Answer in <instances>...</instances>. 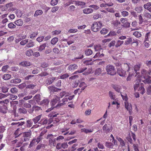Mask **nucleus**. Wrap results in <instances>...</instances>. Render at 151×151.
Returning a JSON list of instances; mask_svg holds the SVG:
<instances>
[{"label":"nucleus","mask_w":151,"mask_h":151,"mask_svg":"<svg viewBox=\"0 0 151 151\" xmlns=\"http://www.w3.org/2000/svg\"><path fill=\"white\" fill-rule=\"evenodd\" d=\"M142 76L145 79L143 81L145 83L148 84L151 83V68L147 70L143 69L142 71Z\"/></svg>","instance_id":"1"},{"label":"nucleus","mask_w":151,"mask_h":151,"mask_svg":"<svg viewBox=\"0 0 151 151\" xmlns=\"http://www.w3.org/2000/svg\"><path fill=\"white\" fill-rule=\"evenodd\" d=\"M106 70L107 74L111 76H114L116 73L114 67L111 65H107L106 67Z\"/></svg>","instance_id":"2"},{"label":"nucleus","mask_w":151,"mask_h":151,"mask_svg":"<svg viewBox=\"0 0 151 151\" xmlns=\"http://www.w3.org/2000/svg\"><path fill=\"white\" fill-rule=\"evenodd\" d=\"M95 51L97 52L95 55V58H101L103 57L104 55L102 53L103 50L101 48L100 45H99L95 46Z\"/></svg>","instance_id":"3"},{"label":"nucleus","mask_w":151,"mask_h":151,"mask_svg":"<svg viewBox=\"0 0 151 151\" xmlns=\"http://www.w3.org/2000/svg\"><path fill=\"white\" fill-rule=\"evenodd\" d=\"M31 134V131L30 130H29L27 132H22V135L24 138L22 139V141L26 142L29 141Z\"/></svg>","instance_id":"4"},{"label":"nucleus","mask_w":151,"mask_h":151,"mask_svg":"<svg viewBox=\"0 0 151 151\" xmlns=\"http://www.w3.org/2000/svg\"><path fill=\"white\" fill-rule=\"evenodd\" d=\"M113 127L112 125L110 122H106L103 127V130L105 133H109L112 131Z\"/></svg>","instance_id":"5"},{"label":"nucleus","mask_w":151,"mask_h":151,"mask_svg":"<svg viewBox=\"0 0 151 151\" xmlns=\"http://www.w3.org/2000/svg\"><path fill=\"white\" fill-rule=\"evenodd\" d=\"M47 139L49 140L50 144L51 146H55L56 145V139L54 138L53 135L52 134H49L47 135Z\"/></svg>","instance_id":"6"},{"label":"nucleus","mask_w":151,"mask_h":151,"mask_svg":"<svg viewBox=\"0 0 151 151\" xmlns=\"http://www.w3.org/2000/svg\"><path fill=\"white\" fill-rule=\"evenodd\" d=\"M118 65L117 68V73L121 76H124L126 74V70H124L123 69L121 68V64L119 63L117 64Z\"/></svg>","instance_id":"7"},{"label":"nucleus","mask_w":151,"mask_h":151,"mask_svg":"<svg viewBox=\"0 0 151 151\" xmlns=\"http://www.w3.org/2000/svg\"><path fill=\"white\" fill-rule=\"evenodd\" d=\"M52 122V119H51L48 120L47 119L45 118L41 119L38 123L43 125L46 124H51Z\"/></svg>","instance_id":"8"},{"label":"nucleus","mask_w":151,"mask_h":151,"mask_svg":"<svg viewBox=\"0 0 151 151\" xmlns=\"http://www.w3.org/2000/svg\"><path fill=\"white\" fill-rule=\"evenodd\" d=\"M41 140L40 138H34L31 142L29 146V148H31L33 146L37 144Z\"/></svg>","instance_id":"9"},{"label":"nucleus","mask_w":151,"mask_h":151,"mask_svg":"<svg viewBox=\"0 0 151 151\" xmlns=\"http://www.w3.org/2000/svg\"><path fill=\"white\" fill-rule=\"evenodd\" d=\"M13 139H14L18 138L21 135H22V132L20 131L19 129L18 128L12 134Z\"/></svg>","instance_id":"10"},{"label":"nucleus","mask_w":151,"mask_h":151,"mask_svg":"<svg viewBox=\"0 0 151 151\" xmlns=\"http://www.w3.org/2000/svg\"><path fill=\"white\" fill-rule=\"evenodd\" d=\"M60 100V97H58L57 95H54L53 99L50 102L52 106H54Z\"/></svg>","instance_id":"11"},{"label":"nucleus","mask_w":151,"mask_h":151,"mask_svg":"<svg viewBox=\"0 0 151 151\" xmlns=\"http://www.w3.org/2000/svg\"><path fill=\"white\" fill-rule=\"evenodd\" d=\"M124 105L125 108L129 111V114L131 115L132 111V106L131 104H129L128 102H124Z\"/></svg>","instance_id":"12"},{"label":"nucleus","mask_w":151,"mask_h":151,"mask_svg":"<svg viewBox=\"0 0 151 151\" xmlns=\"http://www.w3.org/2000/svg\"><path fill=\"white\" fill-rule=\"evenodd\" d=\"M61 101L62 103H61V101H60L59 103L58 104L56 107L60 106H63L66 104V103L68 101V99L66 96L62 99Z\"/></svg>","instance_id":"13"},{"label":"nucleus","mask_w":151,"mask_h":151,"mask_svg":"<svg viewBox=\"0 0 151 151\" xmlns=\"http://www.w3.org/2000/svg\"><path fill=\"white\" fill-rule=\"evenodd\" d=\"M48 88L50 91L51 92H58L60 91L61 90V89L57 88L55 87L54 86H50Z\"/></svg>","instance_id":"14"},{"label":"nucleus","mask_w":151,"mask_h":151,"mask_svg":"<svg viewBox=\"0 0 151 151\" xmlns=\"http://www.w3.org/2000/svg\"><path fill=\"white\" fill-rule=\"evenodd\" d=\"M58 78L56 77L50 78L46 80L45 82L47 85H50L52 84L55 80H57Z\"/></svg>","instance_id":"15"},{"label":"nucleus","mask_w":151,"mask_h":151,"mask_svg":"<svg viewBox=\"0 0 151 151\" xmlns=\"http://www.w3.org/2000/svg\"><path fill=\"white\" fill-rule=\"evenodd\" d=\"M19 64L23 67H27L30 65V62L29 61L25 60Z\"/></svg>","instance_id":"16"},{"label":"nucleus","mask_w":151,"mask_h":151,"mask_svg":"<svg viewBox=\"0 0 151 151\" xmlns=\"http://www.w3.org/2000/svg\"><path fill=\"white\" fill-rule=\"evenodd\" d=\"M130 63H124L123 65V69L125 70L126 72H128L129 71L130 67Z\"/></svg>","instance_id":"17"},{"label":"nucleus","mask_w":151,"mask_h":151,"mask_svg":"<svg viewBox=\"0 0 151 151\" xmlns=\"http://www.w3.org/2000/svg\"><path fill=\"white\" fill-rule=\"evenodd\" d=\"M49 101L47 99H45L42 101L40 102V104L43 106H47L48 105Z\"/></svg>","instance_id":"18"},{"label":"nucleus","mask_w":151,"mask_h":151,"mask_svg":"<svg viewBox=\"0 0 151 151\" xmlns=\"http://www.w3.org/2000/svg\"><path fill=\"white\" fill-rule=\"evenodd\" d=\"M78 66L76 64H72L68 66V69L69 70H71L77 69Z\"/></svg>","instance_id":"19"},{"label":"nucleus","mask_w":151,"mask_h":151,"mask_svg":"<svg viewBox=\"0 0 151 151\" xmlns=\"http://www.w3.org/2000/svg\"><path fill=\"white\" fill-rule=\"evenodd\" d=\"M42 116V115H38L32 119V121L34 122L35 124H37L40 120Z\"/></svg>","instance_id":"20"},{"label":"nucleus","mask_w":151,"mask_h":151,"mask_svg":"<svg viewBox=\"0 0 151 151\" xmlns=\"http://www.w3.org/2000/svg\"><path fill=\"white\" fill-rule=\"evenodd\" d=\"M58 41V38L57 37L53 38L51 40V44L53 45H55Z\"/></svg>","instance_id":"21"},{"label":"nucleus","mask_w":151,"mask_h":151,"mask_svg":"<svg viewBox=\"0 0 151 151\" xmlns=\"http://www.w3.org/2000/svg\"><path fill=\"white\" fill-rule=\"evenodd\" d=\"M25 124V122H24L20 123L19 122H13L12 123L11 125L13 126L15 125V127H18L20 126H22Z\"/></svg>","instance_id":"22"},{"label":"nucleus","mask_w":151,"mask_h":151,"mask_svg":"<svg viewBox=\"0 0 151 151\" xmlns=\"http://www.w3.org/2000/svg\"><path fill=\"white\" fill-rule=\"evenodd\" d=\"M15 24L18 26H21L23 24V21L21 19H19L15 21L14 22Z\"/></svg>","instance_id":"23"},{"label":"nucleus","mask_w":151,"mask_h":151,"mask_svg":"<svg viewBox=\"0 0 151 151\" xmlns=\"http://www.w3.org/2000/svg\"><path fill=\"white\" fill-rule=\"evenodd\" d=\"M112 87L117 92L119 93L120 92L121 88L119 86L113 84L112 85Z\"/></svg>","instance_id":"24"},{"label":"nucleus","mask_w":151,"mask_h":151,"mask_svg":"<svg viewBox=\"0 0 151 151\" xmlns=\"http://www.w3.org/2000/svg\"><path fill=\"white\" fill-rule=\"evenodd\" d=\"M140 68V64L134 66V70L135 73H136V74L138 75L139 74V72H137V71L139 70Z\"/></svg>","instance_id":"25"},{"label":"nucleus","mask_w":151,"mask_h":151,"mask_svg":"<svg viewBox=\"0 0 151 151\" xmlns=\"http://www.w3.org/2000/svg\"><path fill=\"white\" fill-rule=\"evenodd\" d=\"M32 108L34 109V111L36 112L41 111H42L41 108L38 106H32Z\"/></svg>","instance_id":"26"},{"label":"nucleus","mask_w":151,"mask_h":151,"mask_svg":"<svg viewBox=\"0 0 151 151\" xmlns=\"http://www.w3.org/2000/svg\"><path fill=\"white\" fill-rule=\"evenodd\" d=\"M93 11V9L91 8L85 9L83 10V12L87 14L91 13Z\"/></svg>","instance_id":"27"},{"label":"nucleus","mask_w":151,"mask_h":151,"mask_svg":"<svg viewBox=\"0 0 151 151\" xmlns=\"http://www.w3.org/2000/svg\"><path fill=\"white\" fill-rule=\"evenodd\" d=\"M11 77V75L9 74H5L3 76V79L5 80L9 79Z\"/></svg>","instance_id":"28"},{"label":"nucleus","mask_w":151,"mask_h":151,"mask_svg":"<svg viewBox=\"0 0 151 151\" xmlns=\"http://www.w3.org/2000/svg\"><path fill=\"white\" fill-rule=\"evenodd\" d=\"M102 23L100 22H95V25H96V27H97L96 28V32H97L98 31L99 29L101 27V26L102 25ZM96 32V31H95V32Z\"/></svg>","instance_id":"29"},{"label":"nucleus","mask_w":151,"mask_h":151,"mask_svg":"<svg viewBox=\"0 0 151 151\" xmlns=\"http://www.w3.org/2000/svg\"><path fill=\"white\" fill-rule=\"evenodd\" d=\"M33 121L31 119H29L27 121L26 126L27 127H31L33 124Z\"/></svg>","instance_id":"30"},{"label":"nucleus","mask_w":151,"mask_h":151,"mask_svg":"<svg viewBox=\"0 0 151 151\" xmlns=\"http://www.w3.org/2000/svg\"><path fill=\"white\" fill-rule=\"evenodd\" d=\"M43 13V12L41 10H39L35 12L34 16L36 17L39 15H41Z\"/></svg>","instance_id":"31"},{"label":"nucleus","mask_w":151,"mask_h":151,"mask_svg":"<svg viewBox=\"0 0 151 151\" xmlns=\"http://www.w3.org/2000/svg\"><path fill=\"white\" fill-rule=\"evenodd\" d=\"M87 68L86 67H84L83 68H80L79 70H78L77 71L75 72L73 74H76L77 73H81L83 72L84 71H85L87 69Z\"/></svg>","instance_id":"32"},{"label":"nucleus","mask_w":151,"mask_h":151,"mask_svg":"<svg viewBox=\"0 0 151 151\" xmlns=\"http://www.w3.org/2000/svg\"><path fill=\"white\" fill-rule=\"evenodd\" d=\"M16 14L18 17H21L23 14L22 12L19 9H17L16 11Z\"/></svg>","instance_id":"33"},{"label":"nucleus","mask_w":151,"mask_h":151,"mask_svg":"<svg viewBox=\"0 0 151 151\" xmlns=\"http://www.w3.org/2000/svg\"><path fill=\"white\" fill-rule=\"evenodd\" d=\"M79 87L82 88L81 89V91H80L81 92L82 90H84L85 89L86 87V85L84 82H82L80 83Z\"/></svg>","instance_id":"34"},{"label":"nucleus","mask_w":151,"mask_h":151,"mask_svg":"<svg viewBox=\"0 0 151 151\" xmlns=\"http://www.w3.org/2000/svg\"><path fill=\"white\" fill-rule=\"evenodd\" d=\"M76 4L78 5H80L82 6V7H84L85 5V3L81 1H76Z\"/></svg>","instance_id":"35"},{"label":"nucleus","mask_w":151,"mask_h":151,"mask_svg":"<svg viewBox=\"0 0 151 151\" xmlns=\"http://www.w3.org/2000/svg\"><path fill=\"white\" fill-rule=\"evenodd\" d=\"M46 46V43H45L42 45H41L40 46L39 49L38 51H41L44 49H45V47Z\"/></svg>","instance_id":"36"},{"label":"nucleus","mask_w":151,"mask_h":151,"mask_svg":"<svg viewBox=\"0 0 151 151\" xmlns=\"http://www.w3.org/2000/svg\"><path fill=\"white\" fill-rule=\"evenodd\" d=\"M19 112L23 114H26L27 113V110L24 108H20L19 109Z\"/></svg>","instance_id":"37"},{"label":"nucleus","mask_w":151,"mask_h":151,"mask_svg":"<svg viewBox=\"0 0 151 151\" xmlns=\"http://www.w3.org/2000/svg\"><path fill=\"white\" fill-rule=\"evenodd\" d=\"M34 45V43L31 40L26 45V47L28 48L33 47Z\"/></svg>","instance_id":"38"},{"label":"nucleus","mask_w":151,"mask_h":151,"mask_svg":"<svg viewBox=\"0 0 151 151\" xmlns=\"http://www.w3.org/2000/svg\"><path fill=\"white\" fill-rule=\"evenodd\" d=\"M102 69L101 68H97L95 70V75H99L101 72Z\"/></svg>","instance_id":"39"},{"label":"nucleus","mask_w":151,"mask_h":151,"mask_svg":"<svg viewBox=\"0 0 151 151\" xmlns=\"http://www.w3.org/2000/svg\"><path fill=\"white\" fill-rule=\"evenodd\" d=\"M106 146L109 148H112L114 146L113 144L111 142H106L105 143Z\"/></svg>","instance_id":"40"},{"label":"nucleus","mask_w":151,"mask_h":151,"mask_svg":"<svg viewBox=\"0 0 151 151\" xmlns=\"http://www.w3.org/2000/svg\"><path fill=\"white\" fill-rule=\"evenodd\" d=\"M33 52V50L31 49H29L26 51V55L29 57L30 56Z\"/></svg>","instance_id":"41"},{"label":"nucleus","mask_w":151,"mask_h":151,"mask_svg":"<svg viewBox=\"0 0 151 151\" xmlns=\"http://www.w3.org/2000/svg\"><path fill=\"white\" fill-rule=\"evenodd\" d=\"M93 52L91 50L89 49H88L85 51V54L87 55H90L92 54Z\"/></svg>","instance_id":"42"},{"label":"nucleus","mask_w":151,"mask_h":151,"mask_svg":"<svg viewBox=\"0 0 151 151\" xmlns=\"http://www.w3.org/2000/svg\"><path fill=\"white\" fill-rule=\"evenodd\" d=\"M132 38L131 37H129L127 38V40L125 41L124 44L126 45H127L131 42H132Z\"/></svg>","instance_id":"43"},{"label":"nucleus","mask_w":151,"mask_h":151,"mask_svg":"<svg viewBox=\"0 0 151 151\" xmlns=\"http://www.w3.org/2000/svg\"><path fill=\"white\" fill-rule=\"evenodd\" d=\"M92 61V60L90 59L89 60H87L85 61L84 62V63H86V64L87 65H91L93 64V61L92 62H91Z\"/></svg>","instance_id":"44"},{"label":"nucleus","mask_w":151,"mask_h":151,"mask_svg":"<svg viewBox=\"0 0 151 151\" xmlns=\"http://www.w3.org/2000/svg\"><path fill=\"white\" fill-rule=\"evenodd\" d=\"M133 35L137 37H139L141 36V34L140 32L138 31H135L133 33Z\"/></svg>","instance_id":"45"},{"label":"nucleus","mask_w":151,"mask_h":151,"mask_svg":"<svg viewBox=\"0 0 151 151\" xmlns=\"http://www.w3.org/2000/svg\"><path fill=\"white\" fill-rule=\"evenodd\" d=\"M37 32H34L32 34H31L30 35V38L31 39H33L35 37L38 35Z\"/></svg>","instance_id":"46"},{"label":"nucleus","mask_w":151,"mask_h":151,"mask_svg":"<svg viewBox=\"0 0 151 151\" xmlns=\"http://www.w3.org/2000/svg\"><path fill=\"white\" fill-rule=\"evenodd\" d=\"M61 32L60 30H56L52 32V35H56L60 34Z\"/></svg>","instance_id":"47"},{"label":"nucleus","mask_w":151,"mask_h":151,"mask_svg":"<svg viewBox=\"0 0 151 151\" xmlns=\"http://www.w3.org/2000/svg\"><path fill=\"white\" fill-rule=\"evenodd\" d=\"M8 26V27L10 29H13L16 28V25L12 22H10L9 23Z\"/></svg>","instance_id":"48"},{"label":"nucleus","mask_w":151,"mask_h":151,"mask_svg":"<svg viewBox=\"0 0 151 151\" xmlns=\"http://www.w3.org/2000/svg\"><path fill=\"white\" fill-rule=\"evenodd\" d=\"M9 88L6 86H3L1 88V91L4 93H6L8 92Z\"/></svg>","instance_id":"49"},{"label":"nucleus","mask_w":151,"mask_h":151,"mask_svg":"<svg viewBox=\"0 0 151 151\" xmlns=\"http://www.w3.org/2000/svg\"><path fill=\"white\" fill-rule=\"evenodd\" d=\"M109 96L111 99L113 100H115V95L111 91H110L109 92Z\"/></svg>","instance_id":"50"},{"label":"nucleus","mask_w":151,"mask_h":151,"mask_svg":"<svg viewBox=\"0 0 151 151\" xmlns=\"http://www.w3.org/2000/svg\"><path fill=\"white\" fill-rule=\"evenodd\" d=\"M9 67V66L7 65L3 66L1 69L2 71L3 72H6L7 70Z\"/></svg>","instance_id":"51"},{"label":"nucleus","mask_w":151,"mask_h":151,"mask_svg":"<svg viewBox=\"0 0 151 151\" xmlns=\"http://www.w3.org/2000/svg\"><path fill=\"white\" fill-rule=\"evenodd\" d=\"M123 43V41L118 40L115 45L116 47L120 46Z\"/></svg>","instance_id":"52"},{"label":"nucleus","mask_w":151,"mask_h":151,"mask_svg":"<svg viewBox=\"0 0 151 151\" xmlns=\"http://www.w3.org/2000/svg\"><path fill=\"white\" fill-rule=\"evenodd\" d=\"M139 91L141 94H143L145 93V89L142 86H141L139 88Z\"/></svg>","instance_id":"53"},{"label":"nucleus","mask_w":151,"mask_h":151,"mask_svg":"<svg viewBox=\"0 0 151 151\" xmlns=\"http://www.w3.org/2000/svg\"><path fill=\"white\" fill-rule=\"evenodd\" d=\"M49 75V73L46 72H42L41 73L38 74L39 76L41 77H43L47 76Z\"/></svg>","instance_id":"54"},{"label":"nucleus","mask_w":151,"mask_h":151,"mask_svg":"<svg viewBox=\"0 0 151 151\" xmlns=\"http://www.w3.org/2000/svg\"><path fill=\"white\" fill-rule=\"evenodd\" d=\"M43 146L44 145L43 144H41L38 145L35 150V151H37L38 150L41 149V148L43 147Z\"/></svg>","instance_id":"55"},{"label":"nucleus","mask_w":151,"mask_h":151,"mask_svg":"<svg viewBox=\"0 0 151 151\" xmlns=\"http://www.w3.org/2000/svg\"><path fill=\"white\" fill-rule=\"evenodd\" d=\"M44 37L43 36L39 37L37 38L36 40L38 42H40L43 40L44 39Z\"/></svg>","instance_id":"56"},{"label":"nucleus","mask_w":151,"mask_h":151,"mask_svg":"<svg viewBox=\"0 0 151 151\" xmlns=\"http://www.w3.org/2000/svg\"><path fill=\"white\" fill-rule=\"evenodd\" d=\"M58 2V0H52L50 2V4L52 6H55L57 4Z\"/></svg>","instance_id":"57"},{"label":"nucleus","mask_w":151,"mask_h":151,"mask_svg":"<svg viewBox=\"0 0 151 151\" xmlns=\"http://www.w3.org/2000/svg\"><path fill=\"white\" fill-rule=\"evenodd\" d=\"M28 42V39H26L20 42V44L21 45H24L27 43Z\"/></svg>","instance_id":"58"},{"label":"nucleus","mask_w":151,"mask_h":151,"mask_svg":"<svg viewBox=\"0 0 151 151\" xmlns=\"http://www.w3.org/2000/svg\"><path fill=\"white\" fill-rule=\"evenodd\" d=\"M17 96L11 94L9 97V98L11 100H14L17 99Z\"/></svg>","instance_id":"59"},{"label":"nucleus","mask_w":151,"mask_h":151,"mask_svg":"<svg viewBox=\"0 0 151 151\" xmlns=\"http://www.w3.org/2000/svg\"><path fill=\"white\" fill-rule=\"evenodd\" d=\"M59 9V7L56 6L52 7L51 9V12H52L54 13L57 11Z\"/></svg>","instance_id":"60"},{"label":"nucleus","mask_w":151,"mask_h":151,"mask_svg":"<svg viewBox=\"0 0 151 151\" xmlns=\"http://www.w3.org/2000/svg\"><path fill=\"white\" fill-rule=\"evenodd\" d=\"M142 10V7H136L135 9V10L137 11L138 13H140Z\"/></svg>","instance_id":"61"},{"label":"nucleus","mask_w":151,"mask_h":151,"mask_svg":"<svg viewBox=\"0 0 151 151\" xmlns=\"http://www.w3.org/2000/svg\"><path fill=\"white\" fill-rule=\"evenodd\" d=\"M130 25V23L126 22L124 23L123 25H122V26L125 28H128L129 27Z\"/></svg>","instance_id":"62"},{"label":"nucleus","mask_w":151,"mask_h":151,"mask_svg":"<svg viewBox=\"0 0 151 151\" xmlns=\"http://www.w3.org/2000/svg\"><path fill=\"white\" fill-rule=\"evenodd\" d=\"M76 7L74 5H71L69 6L68 8V10L71 11H74L76 9Z\"/></svg>","instance_id":"63"},{"label":"nucleus","mask_w":151,"mask_h":151,"mask_svg":"<svg viewBox=\"0 0 151 151\" xmlns=\"http://www.w3.org/2000/svg\"><path fill=\"white\" fill-rule=\"evenodd\" d=\"M10 91L13 93H16L18 92V90L16 88H12L11 89Z\"/></svg>","instance_id":"64"}]
</instances>
